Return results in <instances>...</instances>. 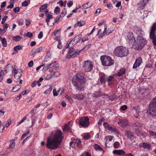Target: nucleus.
<instances>
[{"label":"nucleus","mask_w":156,"mask_h":156,"mask_svg":"<svg viewBox=\"0 0 156 156\" xmlns=\"http://www.w3.org/2000/svg\"><path fill=\"white\" fill-rule=\"evenodd\" d=\"M142 59L141 57H139L136 60V61L133 66V69L139 67L142 62Z\"/></svg>","instance_id":"obj_15"},{"label":"nucleus","mask_w":156,"mask_h":156,"mask_svg":"<svg viewBox=\"0 0 156 156\" xmlns=\"http://www.w3.org/2000/svg\"><path fill=\"white\" fill-rule=\"evenodd\" d=\"M8 17L7 16H5L2 19L1 23L3 24L7 19Z\"/></svg>","instance_id":"obj_60"},{"label":"nucleus","mask_w":156,"mask_h":156,"mask_svg":"<svg viewBox=\"0 0 156 156\" xmlns=\"http://www.w3.org/2000/svg\"><path fill=\"white\" fill-rule=\"evenodd\" d=\"M132 127L135 131L138 130L142 127V125L139 122H136L132 124Z\"/></svg>","instance_id":"obj_16"},{"label":"nucleus","mask_w":156,"mask_h":156,"mask_svg":"<svg viewBox=\"0 0 156 156\" xmlns=\"http://www.w3.org/2000/svg\"><path fill=\"white\" fill-rule=\"evenodd\" d=\"M91 44H89L85 46L82 50H86L91 47Z\"/></svg>","instance_id":"obj_55"},{"label":"nucleus","mask_w":156,"mask_h":156,"mask_svg":"<svg viewBox=\"0 0 156 156\" xmlns=\"http://www.w3.org/2000/svg\"><path fill=\"white\" fill-rule=\"evenodd\" d=\"M63 138V136L61 131L57 130L53 136L48 138L46 147L48 149L52 150L58 148L60 145Z\"/></svg>","instance_id":"obj_1"},{"label":"nucleus","mask_w":156,"mask_h":156,"mask_svg":"<svg viewBox=\"0 0 156 156\" xmlns=\"http://www.w3.org/2000/svg\"><path fill=\"white\" fill-rule=\"evenodd\" d=\"M73 142L76 145V144L77 145L79 144H80L81 143V140L80 139H76Z\"/></svg>","instance_id":"obj_53"},{"label":"nucleus","mask_w":156,"mask_h":156,"mask_svg":"<svg viewBox=\"0 0 156 156\" xmlns=\"http://www.w3.org/2000/svg\"><path fill=\"white\" fill-rule=\"evenodd\" d=\"M114 53L116 56L122 57L127 55L129 53V51L127 48L120 46L115 48Z\"/></svg>","instance_id":"obj_2"},{"label":"nucleus","mask_w":156,"mask_h":156,"mask_svg":"<svg viewBox=\"0 0 156 156\" xmlns=\"http://www.w3.org/2000/svg\"><path fill=\"white\" fill-rule=\"evenodd\" d=\"M84 24L85 22L84 21H82V22L78 21L77 23L74 25V27H76L78 26H79L80 27H81Z\"/></svg>","instance_id":"obj_36"},{"label":"nucleus","mask_w":156,"mask_h":156,"mask_svg":"<svg viewBox=\"0 0 156 156\" xmlns=\"http://www.w3.org/2000/svg\"><path fill=\"white\" fill-rule=\"evenodd\" d=\"M118 125L122 127L126 126L129 125V122L126 119H119L117 122Z\"/></svg>","instance_id":"obj_9"},{"label":"nucleus","mask_w":156,"mask_h":156,"mask_svg":"<svg viewBox=\"0 0 156 156\" xmlns=\"http://www.w3.org/2000/svg\"><path fill=\"white\" fill-rule=\"evenodd\" d=\"M139 146L140 148H143L147 150H150L151 147V144L144 142L140 144L139 145Z\"/></svg>","instance_id":"obj_14"},{"label":"nucleus","mask_w":156,"mask_h":156,"mask_svg":"<svg viewBox=\"0 0 156 156\" xmlns=\"http://www.w3.org/2000/svg\"><path fill=\"white\" fill-rule=\"evenodd\" d=\"M20 39V37L19 35H17L13 37V40L16 41H19Z\"/></svg>","instance_id":"obj_50"},{"label":"nucleus","mask_w":156,"mask_h":156,"mask_svg":"<svg viewBox=\"0 0 156 156\" xmlns=\"http://www.w3.org/2000/svg\"><path fill=\"white\" fill-rule=\"evenodd\" d=\"M93 67L92 62L90 60H88L85 61L83 68L85 72H89L91 71Z\"/></svg>","instance_id":"obj_7"},{"label":"nucleus","mask_w":156,"mask_h":156,"mask_svg":"<svg viewBox=\"0 0 156 156\" xmlns=\"http://www.w3.org/2000/svg\"><path fill=\"white\" fill-rule=\"evenodd\" d=\"M47 4H45L41 6L40 7V11L41 12H45L46 14L47 13L48 11L47 9Z\"/></svg>","instance_id":"obj_17"},{"label":"nucleus","mask_w":156,"mask_h":156,"mask_svg":"<svg viewBox=\"0 0 156 156\" xmlns=\"http://www.w3.org/2000/svg\"><path fill=\"white\" fill-rule=\"evenodd\" d=\"M150 135L152 136H155L156 137V132H153L151 131H149Z\"/></svg>","instance_id":"obj_64"},{"label":"nucleus","mask_w":156,"mask_h":156,"mask_svg":"<svg viewBox=\"0 0 156 156\" xmlns=\"http://www.w3.org/2000/svg\"><path fill=\"white\" fill-rule=\"evenodd\" d=\"M23 19H20L18 21V25L19 26H22L23 24Z\"/></svg>","instance_id":"obj_59"},{"label":"nucleus","mask_w":156,"mask_h":156,"mask_svg":"<svg viewBox=\"0 0 156 156\" xmlns=\"http://www.w3.org/2000/svg\"><path fill=\"white\" fill-rule=\"evenodd\" d=\"M119 143L118 142H115L113 144V146L115 148H118L119 146Z\"/></svg>","instance_id":"obj_51"},{"label":"nucleus","mask_w":156,"mask_h":156,"mask_svg":"<svg viewBox=\"0 0 156 156\" xmlns=\"http://www.w3.org/2000/svg\"><path fill=\"white\" fill-rule=\"evenodd\" d=\"M41 48L33 49L31 51L33 52L32 53V55H34L36 54L39 53L41 52Z\"/></svg>","instance_id":"obj_26"},{"label":"nucleus","mask_w":156,"mask_h":156,"mask_svg":"<svg viewBox=\"0 0 156 156\" xmlns=\"http://www.w3.org/2000/svg\"><path fill=\"white\" fill-rule=\"evenodd\" d=\"M139 7L142 9H143L145 6L146 5L145 2L144 3L142 1H141L138 4Z\"/></svg>","instance_id":"obj_32"},{"label":"nucleus","mask_w":156,"mask_h":156,"mask_svg":"<svg viewBox=\"0 0 156 156\" xmlns=\"http://www.w3.org/2000/svg\"><path fill=\"white\" fill-rule=\"evenodd\" d=\"M20 10V8L19 7H16L13 9V11L15 13H18Z\"/></svg>","instance_id":"obj_62"},{"label":"nucleus","mask_w":156,"mask_h":156,"mask_svg":"<svg viewBox=\"0 0 156 156\" xmlns=\"http://www.w3.org/2000/svg\"><path fill=\"white\" fill-rule=\"evenodd\" d=\"M60 9L58 6H56L54 12L55 13L58 14L60 12Z\"/></svg>","instance_id":"obj_46"},{"label":"nucleus","mask_w":156,"mask_h":156,"mask_svg":"<svg viewBox=\"0 0 156 156\" xmlns=\"http://www.w3.org/2000/svg\"><path fill=\"white\" fill-rule=\"evenodd\" d=\"M82 50H77L75 51H73L72 52H69V57H68L69 55H67L68 57L69 58H73L75 56H76V55H79L80 52Z\"/></svg>","instance_id":"obj_13"},{"label":"nucleus","mask_w":156,"mask_h":156,"mask_svg":"<svg viewBox=\"0 0 156 156\" xmlns=\"http://www.w3.org/2000/svg\"><path fill=\"white\" fill-rule=\"evenodd\" d=\"M107 25H105V29L103 31V33H101L100 34V36L101 37H102L104 36H105L106 35V30H107Z\"/></svg>","instance_id":"obj_35"},{"label":"nucleus","mask_w":156,"mask_h":156,"mask_svg":"<svg viewBox=\"0 0 156 156\" xmlns=\"http://www.w3.org/2000/svg\"><path fill=\"white\" fill-rule=\"evenodd\" d=\"M101 59L102 65L105 66H110L114 64V61L109 56H101Z\"/></svg>","instance_id":"obj_5"},{"label":"nucleus","mask_w":156,"mask_h":156,"mask_svg":"<svg viewBox=\"0 0 156 156\" xmlns=\"http://www.w3.org/2000/svg\"><path fill=\"white\" fill-rule=\"evenodd\" d=\"M2 43L3 47H5L7 45V42L6 39L5 38H3L2 40Z\"/></svg>","instance_id":"obj_43"},{"label":"nucleus","mask_w":156,"mask_h":156,"mask_svg":"<svg viewBox=\"0 0 156 156\" xmlns=\"http://www.w3.org/2000/svg\"><path fill=\"white\" fill-rule=\"evenodd\" d=\"M46 16L47 18L46 19V22L47 23V25H48V22L50 21V20L53 18L52 15L50 14H47Z\"/></svg>","instance_id":"obj_33"},{"label":"nucleus","mask_w":156,"mask_h":156,"mask_svg":"<svg viewBox=\"0 0 156 156\" xmlns=\"http://www.w3.org/2000/svg\"><path fill=\"white\" fill-rule=\"evenodd\" d=\"M126 71V68H122L119 70V72L116 75L119 76H123V75L125 74Z\"/></svg>","instance_id":"obj_22"},{"label":"nucleus","mask_w":156,"mask_h":156,"mask_svg":"<svg viewBox=\"0 0 156 156\" xmlns=\"http://www.w3.org/2000/svg\"><path fill=\"white\" fill-rule=\"evenodd\" d=\"M92 5V4L90 2H87V3L83 4L82 6V9H85L90 7Z\"/></svg>","instance_id":"obj_25"},{"label":"nucleus","mask_w":156,"mask_h":156,"mask_svg":"<svg viewBox=\"0 0 156 156\" xmlns=\"http://www.w3.org/2000/svg\"><path fill=\"white\" fill-rule=\"evenodd\" d=\"M82 35L81 34H79L75 36L71 41V42L73 41L74 43L76 44L78 43L81 39Z\"/></svg>","instance_id":"obj_18"},{"label":"nucleus","mask_w":156,"mask_h":156,"mask_svg":"<svg viewBox=\"0 0 156 156\" xmlns=\"http://www.w3.org/2000/svg\"><path fill=\"white\" fill-rule=\"evenodd\" d=\"M90 137V136L89 134H86L83 136V138L84 139L87 140Z\"/></svg>","instance_id":"obj_52"},{"label":"nucleus","mask_w":156,"mask_h":156,"mask_svg":"<svg viewBox=\"0 0 156 156\" xmlns=\"http://www.w3.org/2000/svg\"><path fill=\"white\" fill-rule=\"evenodd\" d=\"M107 82L108 83V84H112L115 81V78L113 76H110L108 77H106Z\"/></svg>","instance_id":"obj_21"},{"label":"nucleus","mask_w":156,"mask_h":156,"mask_svg":"<svg viewBox=\"0 0 156 156\" xmlns=\"http://www.w3.org/2000/svg\"><path fill=\"white\" fill-rule=\"evenodd\" d=\"M72 97L75 99L82 101L84 98V95L81 93L76 94H73L72 95Z\"/></svg>","instance_id":"obj_10"},{"label":"nucleus","mask_w":156,"mask_h":156,"mask_svg":"<svg viewBox=\"0 0 156 156\" xmlns=\"http://www.w3.org/2000/svg\"><path fill=\"white\" fill-rule=\"evenodd\" d=\"M147 112L148 115L156 117V98H154L150 103Z\"/></svg>","instance_id":"obj_4"},{"label":"nucleus","mask_w":156,"mask_h":156,"mask_svg":"<svg viewBox=\"0 0 156 156\" xmlns=\"http://www.w3.org/2000/svg\"><path fill=\"white\" fill-rule=\"evenodd\" d=\"M73 81V84L76 89L79 91H82L84 89V81H76V80Z\"/></svg>","instance_id":"obj_6"},{"label":"nucleus","mask_w":156,"mask_h":156,"mask_svg":"<svg viewBox=\"0 0 156 156\" xmlns=\"http://www.w3.org/2000/svg\"><path fill=\"white\" fill-rule=\"evenodd\" d=\"M94 148L96 150H98L100 151H103L102 148L97 144H95L94 146Z\"/></svg>","instance_id":"obj_34"},{"label":"nucleus","mask_w":156,"mask_h":156,"mask_svg":"<svg viewBox=\"0 0 156 156\" xmlns=\"http://www.w3.org/2000/svg\"><path fill=\"white\" fill-rule=\"evenodd\" d=\"M82 156H91V155L88 152H86L82 154Z\"/></svg>","instance_id":"obj_58"},{"label":"nucleus","mask_w":156,"mask_h":156,"mask_svg":"<svg viewBox=\"0 0 156 156\" xmlns=\"http://www.w3.org/2000/svg\"><path fill=\"white\" fill-rule=\"evenodd\" d=\"M84 76L83 75H81L80 73H77L73 79V81L75 79L76 81H84Z\"/></svg>","instance_id":"obj_12"},{"label":"nucleus","mask_w":156,"mask_h":156,"mask_svg":"<svg viewBox=\"0 0 156 156\" xmlns=\"http://www.w3.org/2000/svg\"><path fill=\"white\" fill-rule=\"evenodd\" d=\"M113 136H108V138L105 142V146L107 147H110L108 145V144L109 142L111 141L112 140Z\"/></svg>","instance_id":"obj_28"},{"label":"nucleus","mask_w":156,"mask_h":156,"mask_svg":"<svg viewBox=\"0 0 156 156\" xmlns=\"http://www.w3.org/2000/svg\"><path fill=\"white\" fill-rule=\"evenodd\" d=\"M28 5V3L27 1H25L22 3V6H23L26 7Z\"/></svg>","instance_id":"obj_57"},{"label":"nucleus","mask_w":156,"mask_h":156,"mask_svg":"<svg viewBox=\"0 0 156 156\" xmlns=\"http://www.w3.org/2000/svg\"><path fill=\"white\" fill-rule=\"evenodd\" d=\"M103 126L105 129L109 130V128L110 127L111 125L107 122H105L103 124Z\"/></svg>","instance_id":"obj_45"},{"label":"nucleus","mask_w":156,"mask_h":156,"mask_svg":"<svg viewBox=\"0 0 156 156\" xmlns=\"http://www.w3.org/2000/svg\"><path fill=\"white\" fill-rule=\"evenodd\" d=\"M38 83L37 81H34L31 84V86L32 87H35Z\"/></svg>","instance_id":"obj_56"},{"label":"nucleus","mask_w":156,"mask_h":156,"mask_svg":"<svg viewBox=\"0 0 156 156\" xmlns=\"http://www.w3.org/2000/svg\"><path fill=\"white\" fill-rule=\"evenodd\" d=\"M113 153L119 155H125L126 154V152L122 150H115L113 151Z\"/></svg>","instance_id":"obj_19"},{"label":"nucleus","mask_w":156,"mask_h":156,"mask_svg":"<svg viewBox=\"0 0 156 156\" xmlns=\"http://www.w3.org/2000/svg\"><path fill=\"white\" fill-rule=\"evenodd\" d=\"M66 14V11L65 8H64L62 11L60 16L63 17Z\"/></svg>","instance_id":"obj_44"},{"label":"nucleus","mask_w":156,"mask_h":156,"mask_svg":"<svg viewBox=\"0 0 156 156\" xmlns=\"http://www.w3.org/2000/svg\"><path fill=\"white\" fill-rule=\"evenodd\" d=\"M100 80L101 83H105L106 81H107L106 77L105 75H104L103 76L101 77Z\"/></svg>","instance_id":"obj_31"},{"label":"nucleus","mask_w":156,"mask_h":156,"mask_svg":"<svg viewBox=\"0 0 156 156\" xmlns=\"http://www.w3.org/2000/svg\"><path fill=\"white\" fill-rule=\"evenodd\" d=\"M131 111L134 114L136 115H139L140 111L139 107L138 106L134 107L132 109Z\"/></svg>","instance_id":"obj_20"},{"label":"nucleus","mask_w":156,"mask_h":156,"mask_svg":"<svg viewBox=\"0 0 156 156\" xmlns=\"http://www.w3.org/2000/svg\"><path fill=\"white\" fill-rule=\"evenodd\" d=\"M23 46H21L18 45L15 47L13 49L15 51L17 52L18 50L22 49H23Z\"/></svg>","instance_id":"obj_38"},{"label":"nucleus","mask_w":156,"mask_h":156,"mask_svg":"<svg viewBox=\"0 0 156 156\" xmlns=\"http://www.w3.org/2000/svg\"><path fill=\"white\" fill-rule=\"evenodd\" d=\"M79 122V125L84 127H87L89 124V119L87 117L80 118Z\"/></svg>","instance_id":"obj_8"},{"label":"nucleus","mask_w":156,"mask_h":156,"mask_svg":"<svg viewBox=\"0 0 156 156\" xmlns=\"http://www.w3.org/2000/svg\"><path fill=\"white\" fill-rule=\"evenodd\" d=\"M14 76L16 79H19L20 78L22 73V70L21 69H19V70H17L15 69H14Z\"/></svg>","instance_id":"obj_11"},{"label":"nucleus","mask_w":156,"mask_h":156,"mask_svg":"<svg viewBox=\"0 0 156 156\" xmlns=\"http://www.w3.org/2000/svg\"><path fill=\"white\" fill-rule=\"evenodd\" d=\"M51 64H53L51 66V68L54 70H57L58 69L59 67V64L56 63V62L52 63Z\"/></svg>","instance_id":"obj_30"},{"label":"nucleus","mask_w":156,"mask_h":156,"mask_svg":"<svg viewBox=\"0 0 156 156\" xmlns=\"http://www.w3.org/2000/svg\"><path fill=\"white\" fill-rule=\"evenodd\" d=\"M127 105H124L122 106L120 108V109L122 111H124L127 109Z\"/></svg>","instance_id":"obj_63"},{"label":"nucleus","mask_w":156,"mask_h":156,"mask_svg":"<svg viewBox=\"0 0 156 156\" xmlns=\"http://www.w3.org/2000/svg\"><path fill=\"white\" fill-rule=\"evenodd\" d=\"M63 17L61 16L60 15L59 17H57L55 19V23H58V22L62 20Z\"/></svg>","instance_id":"obj_48"},{"label":"nucleus","mask_w":156,"mask_h":156,"mask_svg":"<svg viewBox=\"0 0 156 156\" xmlns=\"http://www.w3.org/2000/svg\"><path fill=\"white\" fill-rule=\"evenodd\" d=\"M57 40L58 41V44L57 45V48L59 49H61L62 47V43L60 40V39H57Z\"/></svg>","instance_id":"obj_47"},{"label":"nucleus","mask_w":156,"mask_h":156,"mask_svg":"<svg viewBox=\"0 0 156 156\" xmlns=\"http://www.w3.org/2000/svg\"><path fill=\"white\" fill-rule=\"evenodd\" d=\"M131 38L132 40L133 39L134 41L135 42L134 45L135 49L136 50H141L147 43V41L145 38L141 36H138L136 41L135 39V38L133 36Z\"/></svg>","instance_id":"obj_3"},{"label":"nucleus","mask_w":156,"mask_h":156,"mask_svg":"<svg viewBox=\"0 0 156 156\" xmlns=\"http://www.w3.org/2000/svg\"><path fill=\"white\" fill-rule=\"evenodd\" d=\"M136 133L138 136H145V133H144L142 132L139 131L138 130L135 131Z\"/></svg>","instance_id":"obj_39"},{"label":"nucleus","mask_w":156,"mask_h":156,"mask_svg":"<svg viewBox=\"0 0 156 156\" xmlns=\"http://www.w3.org/2000/svg\"><path fill=\"white\" fill-rule=\"evenodd\" d=\"M126 134L127 136V137L130 138V137L133 136V133L130 131H127L126 132Z\"/></svg>","instance_id":"obj_41"},{"label":"nucleus","mask_w":156,"mask_h":156,"mask_svg":"<svg viewBox=\"0 0 156 156\" xmlns=\"http://www.w3.org/2000/svg\"><path fill=\"white\" fill-rule=\"evenodd\" d=\"M93 95L94 97L95 98H97L102 96L100 92L98 91L94 92V93L93 94Z\"/></svg>","instance_id":"obj_37"},{"label":"nucleus","mask_w":156,"mask_h":156,"mask_svg":"<svg viewBox=\"0 0 156 156\" xmlns=\"http://www.w3.org/2000/svg\"><path fill=\"white\" fill-rule=\"evenodd\" d=\"M21 88V86L20 85H16L15 87H13L12 89V91L13 92L18 91Z\"/></svg>","instance_id":"obj_29"},{"label":"nucleus","mask_w":156,"mask_h":156,"mask_svg":"<svg viewBox=\"0 0 156 156\" xmlns=\"http://www.w3.org/2000/svg\"><path fill=\"white\" fill-rule=\"evenodd\" d=\"M136 31V33L138 35V36H142L144 33V31L140 28H138Z\"/></svg>","instance_id":"obj_27"},{"label":"nucleus","mask_w":156,"mask_h":156,"mask_svg":"<svg viewBox=\"0 0 156 156\" xmlns=\"http://www.w3.org/2000/svg\"><path fill=\"white\" fill-rule=\"evenodd\" d=\"M109 130L110 131H112L115 133H117L118 134H119V133L118 131L116 129V128L114 127H113L111 126L109 128Z\"/></svg>","instance_id":"obj_40"},{"label":"nucleus","mask_w":156,"mask_h":156,"mask_svg":"<svg viewBox=\"0 0 156 156\" xmlns=\"http://www.w3.org/2000/svg\"><path fill=\"white\" fill-rule=\"evenodd\" d=\"M30 132V130H27L26 132L24 133L22 135V136L21 137V139L22 140Z\"/></svg>","instance_id":"obj_49"},{"label":"nucleus","mask_w":156,"mask_h":156,"mask_svg":"<svg viewBox=\"0 0 156 156\" xmlns=\"http://www.w3.org/2000/svg\"><path fill=\"white\" fill-rule=\"evenodd\" d=\"M52 89V87L51 86H50L49 88L47 90H46L44 93L45 94H49L51 92Z\"/></svg>","instance_id":"obj_42"},{"label":"nucleus","mask_w":156,"mask_h":156,"mask_svg":"<svg viewBox=\"0 0 156 156\" xmlns=\"http://www.w3.org/2000/svg\"><path fill=\"white\" fill-rule=\"evenodd\" d=\"M26 36L27 37L31 38L33 36V34L30 32H28L26 34Z\"/></svg>","instance_id":"obj_61"},{"label":"nucleus","mask_w":156,"mask_h":156,"mask_svg":"<svg viewBox=\"0 0 156 156\" xmlns=\"http://www.w3.org/2000/svg\"><path fill=\"white\" fill-rule=\"evenodd\" d=\"M62 130L66 132H72L70 126H68L67 124L64 125V127L62 128Z\"/></svg>","instance_id":"obj_23"},{"label":"nucleus","mask_w":156,"mask_h":156,"mask_svg":"<svg viewBox=\"0 0 156 156\" xmlns=\"http://www.w3.org/2000/svg\"><path fill=\"white\" fill-rule=\"evenodd\" d=\"M53 64H51V63L48 65H44V68L43 69V72H45L48 69H49L50 68H51V66L53 65Z\"/></svg>","instance_id":"obj_24"},{"label":"nucleus","mask_w":156,"mask_h":156,"mask_svg":"<svg viewBox=\"0 0 156 156\" xmlns=\"http://www.w3.org/2000/svg\"><path fill=\"white\" fill-rule=\"evenodd\" d=\"M138 145V142L134 140L131 143V145L133 147H134Z\"/></svg>","instance_id":"obj_54"}]
</instances>
